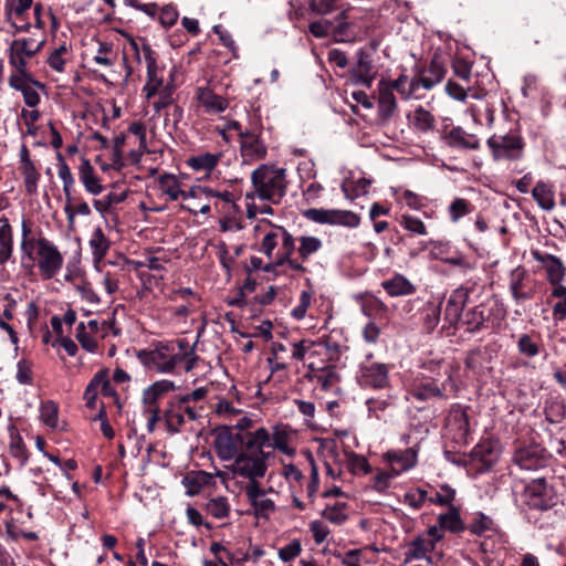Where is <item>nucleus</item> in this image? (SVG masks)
<instances>
[{
    "instance_id": "1",
    "label": "nucleus",
    "mask_w": 566,
    "mask_h": 566,
    "mask_svg": "<svg viewBox=\"0 0 566 566\" xmlns=\"http://www.w3.org/2000/svg\"><path fill=\"white\" fill-rule=\"evenodd\" d=\"M270 446V432L265 428L253 431L247 441L245 450L228 467L234 476L249 480L248 484L260 483L268 471V459L272 454L266 448Z\"/></svg>"
},
{
    "instance_id": "2",
    "label": "nucleus",
    "mask_w": 566,
    "mask_h": 566,
    "mask_svg": "<svg viewBox=\"0 0 566 566\" xmlns=\"http://www.w3.org/2000/svg\"><path fill=\"white\" fill-rule=\"evenodd\" d=\"M252 190L245 193V200L259 198L272 205H279L287 189L286 170L271 165H260L251 174Z\"/></svg>"
},
{
    "instance_id": "3",
    "label": "nucleus",
    "mask_w": 566,
    "mask_h": 566,
    "mask_svg": "<svg viewBox=\"0 0 566 566\" xmlns=\"http://www.w3.org/2000/svg\"><path fill=\"white\" fill-rule=\"evenodd\" d=\"M263 223L269 226V231L265 232L261 244L260 251L266 255L268 259H274L280 255L279 262H287V266L297 273H306L307 268L293 259L295 251L294 237L282 226L274 224L271 220H263Z\"/></svg>"
},
{
    "instance_id": "4",
    "label": "nucleus",
    "mask_w": 566,
    "mask_h": 566,
    "mask_svg": "<svg viewBox=\"0 0 566 566\" xmlns=\"http://www.w3.org/2000/svg\"><path fill=\"white\" fill-rule=\"evenodd\" d=\"M494 161H516L523 158L525 142L518 132L493 134L486 140Z\"/></svg>"
},
{
    "instance_id": "5",
    "label": "nucleus",
    "mask_w": 566,
    "mask_h": 566,
    "mask_svg": "<svg viewBox=\"0 0 566 566\" xmlns=\"http://www.w3.org/2000/svg\"><path fill=\"white\" fill-rule=\"evenodd\" d=\"M139 361L148 369L158 373H171L181 361L180 353H175L172 344L157 343L153 348L137 353Z\"/></svg>"
},
{
    "instance_id": "6",
    "label": "nucleus",
    "mask_w": 566,
    "mask_h": 566,
    "mask_svg": "<svg viewBox=\"0 0 566 566\" xmlns=\"http://www.w3.org/2000/svg\"><path fill=\"white\" fill-rule=\"evenodd\" d=\"M252 433L233 432L229 427L220 429L214 438V449L217 455L222 461L234 460L242 448H247V441Z\"/></svg>"
},
{
    "instance_id": "7",
    "label": "nucleus",
    "mask_w": 566,
    "mask_h": 566,
    "mask_svg": "<svg viewBox=\"0 0 566 566\" xmlns=\"http://www.w3.org/2000/svg\"><path fill=\"white\" fill-rule=\"evenodd\" d=\"M525 503L530 509L545 511L557 502V494L553 485L544 478L532 480L524 489Z\"/></svg>"
},
{
    "instance_id": "8",
    "label": "nucleus",
    "mask_w": 566,
    "mask_h": 566,
    "mask_svg": "<svg viewBox=\"0 0 566 566\" xmlns=\"http://www.w3.org/2000/svg\"><path fill=\"white\" fill-rule=\"evenodd\" d=\"M503 316L500 308L479 304L469 308L463 314L462 324L469 333H476L488 328L490 325L492 327L499 326Z\"/></svg>"
},
{
    "instance_id": "9",
    "label": "nucleus",
    "mask_w": 566,
    "mask_h": 566,
    "mask_svg": "<svg viewBox=\"0 0 566 566\" xmlns=\"http://www.w3.org/2000/svg\"><path fill=\"white\" fill-rule=\"evenodd\" d=\"M38 268L43 279L54 277L63 265V256L56 245L46 238L38 239Z\"/></svg>"
},
{
    "instance_id": "10",
    "label": "nucleus",
    "mask_w": 566,
    "mask_h": 566,
    "mask_svg": "<svg viewBox=\"0 0 566 566\" xmlns=\"http://www.w3.org/2000/svg\"><path fill=\"white\" fill-rule=\"evenodd\" d=\"M303 216L307 220L316 223L344 226L348 228H356L360 222L359 216L349 210L312 208L304 211Z\"/></svg>"
},
{
    "instance_id": "11",
    "label": "nucleus",
    "mask_w": 566,
    "mask_h": 566,
    "mask_svg": "<svg viewBox=\"0 0 566 566\" xmlns=\"http://www.w3.org/2000/svg\"><path fill=\"white\" fill-rule=\"evenodd\" d=\"M240 155L243 164L252 165L268 156V147L261 138V130H240Z\"/></svg>"
},
{
    "instance_id": "12",
    "label": "nucleus",
    "mask_w": 566,
    "mask_h": 566,
    "mask_svg": "<svg viewBox=\"0 0 566 566\" xmlns=\"http://www.w3.org/2000/svg\"><path fill=\"white\" fill-rule=\"evenodd\" d=\"M513 462L525 471H535L545 468L548 454L539 444L531 443L515 450Z\"/></svg>"
},
{
    "instance_id": "13",
    "label": "nucleus",
    "mask_w": 566,
    "mask_h": 566,
    "mask_svg": "<svg viewBox=\"0 0 566 566\" xmlns=\"http://www.w3.org/2000/svg\"><path fill=\"white\" fill-rule=\"evenodd\" d=\"M510 292L516 303L534 298L536 294V282L531 279L523 266H517L510 273Z\"/></svg>"
},
{
    "instance_id": "14",
    "label": "nucleus",
    "mask_w": 566,
    "mask_h": 566,
    "mask_svg": "<svg viewBox=\"0 0 566 566\" xmlns=\"http://www.w3.org/2000/svg\"><path fill=\"white\" fill-rule=\"evenodd\" d=\"M307 369L308 373L305 375V378L312 382L319 384L324 391L331 390L340 381V375L334 365L326 363L316 364L315 360H311L307 364Z\"/></svg>"
},
{
    "instance_id": "15",
    "label": "nucleus",
    "mask_w": 566,
    "mask_h": 566,
    "mask_svg": "<svg viewBox=\"0 0 566 566\" xmlns=\"http://www.w3.org/2000/svg\"><path fill=\"white\" fill-rule=\"evenodd\" d=\"M244 494L253 509V514L258 518L268 520L276 510L275 503L271 499L265 497L266 491L261 488L260 483L247 484Z\"/></svg>"
},
{
    "instance_id": "16",
    "label": "nucleus",
    "mask_w": 566,
    "mask_h": 566,
    "mask_svg": "<svg viewBox=\"0 0 566 566\" xmlns=\"http://www.w3.org/2000/svg\"><path fill=\"white\" fill-rule=\"evenodd\" d=\"M444 75L443 64L438 59H432L429 67L410 81L407 97H410L419 87L431 90L443 80Z\"/></svg>"
},
{
    "instance_id": "17",
    "label": "nucleus",
    "mask_w": 566,
    "mask_h": 566,
    "mask_svg": "<svg viewBox=\"0 0 566 566\" xmlns=\"http://www.w3.org/2000/svg\"><path fill=\"white\" fill-rule=\"evenodd\" d=\"M357 61L350 69V76L355 84H363L370 87L377 76V69L374 65L371 54L364 49L356 53Z\"/></svg>"
},
{
    "instance_id": "18",
    "label": "nucleus",
    "mask_w": 566,
    "mask_h": 566,
    "mask_svg": "<svg viewBox=\"0 0 566 566\" xmlns=\"http://www.w3.org/2000/svg\"><path fill=\"white\" fill-rule=\"evenodd\" d=\"M142 53L147 67V82L143 88L145 97L150 99L157 95L158 90L163 86V77L158 75V65L155 52L148 43H143Z\"/></svg>"
},
{
    "instance_id": "19",
    "label": "nucleus",
    "mask_w": 566,
    "mask_h": 566,
    "mask_svg": "<svg viewBox=\"0 0 566 566\" xmlns=\"http://www.w3.org/2000/svg\"><path fill=\"white\" fill-rule=\"evenodd\" d=\"M43 41L35 43L33 39H17L10 44L9 63L13 67H24L25 57H32L42 48Z\"/></svg>"
},
{
    "instance_id": "20",
    "label": "nucleus",
    "mask_w": 566,
    "mask_h": 566,
    "mask_svg": "<svg viewBox=\"0 0 566 566\" xmlns=\"http://www.w3.org/2000/svg\"><path fill=\"white\" fill-rule=\"evenodd\" d=\"M359 379L365 386L375 389L385 388L389 382L388 366L380 363L361 364Z\"/></svg>"
},
{
    "instance_id": "21",
    "label": "nucleus",
    "mask_w": 566,
    "mask_h": 566,
    "mask_svg": "<svg viewBox=\"0 0 566 566\" xmlns=\"http://www.w3.org/2000/svg\"><path fill=\"white\" fill-rule=\"evenodd\" d=\"M531 254L535 261L543 265L546 271V279L551 284H557L564 280L566 269L559 258L542 253L538 250H532Z\"/></svg>"
},
{
    "instance_id": "22",
    "label": "nucleus",
    "mask_w": 566,
    "mask_h": 566,
    "mask_svg": "<svg viewBox=\"0 0 566 566\" xmlns=\"http://www.w3.org/2000/svg\"><path fill=\"white\" fill-rule=\"evenodd\" d=\"M470 290L468 287H459L452 292L446 303L444 318L450 325L457 324L462 321V312L469 300Z\"/></svg>"
},
{
    "instance_id": "23",
    "label": "nucleus",
    "mask_w": 566,
    "mask_h": 566,
    "mask_svg": "<svg viewBox=\"0 0 566 566\" xmlns=\"http://www.w3.org/2000/svg\"><path fill=\"white\" fill-rule=\"evenodd\" d=\"M443 138L449 147L460 150H478L481 146L478 136L461 126L452 127Z\"/></svg>"
},
{
    "instance_id": "24",
    "label": "nucleus",
    "mask_w": 566,
    "mask_h": 566,
    "mask_svg": "<svg viewBox=\"0 0 566 566\" xmlns=\"http://www.w3.org/2000/svg\"><path fill=\"white\" fill-rule=\"evenodd\" d=\"M20 170L24 178L25 191L29 195H34L38 190V182L41 175L31 160L30 151L25 145H22L20 148Z\"/></svg>"
},
{
    "instance_id": "25",
    "label": "nucleus",
    "mask_w": 566,
    "mask_h": 566,
    "mask_svg": "<svg viewBox=\"0 0 566 566\" xmlns=\"http://www.w3.org/2000/svg\"><path fill=\"white\" fill-rule=\"evenodd\" d=\"M33 0H7L6 15L11 20V24L17 31H28L31 27L30 22L24 21V13L31 9Z\"/></svg>"
},
{
    "instance_id": "26",
    "label": "nucleus",
    "mask_w": 566,
    "mask_h": 566,
    "mask_svg": "<svg viewBox=\"0 0 566 566\" xmlns=\"http://www.w3.org/2000/svg\"><path fill=\"white\" fill-rule=\"evenodd\" d=\"M385 459L390 464L394 475H398L417 464V451L412 448L403 451H388Z\"/></svg>"
},
{
    "instance_id": "27",
    "label": "nucleus",
    "mask_w": 566,
    "mask_h": 566,
    "mask_svg": "<svg viewBox=\"0 0 566 566\" xmlns=\"http://www.w3.org/2000/svg\"><path fill=\"white\" fill-rule=\"evenodd\" d=\"M78 178L88 193L97 196L104 191L99 177L96 175L91 161L85 157L81 159Z\"/></svg>"
},
{
    "instance_id": "28",
    "label": "nucleus",
    "mask_w": 566,
    "mask_h": 566,
    "mask_svg": "<svg viewBox=\"0 0 566 566\" xmlns=\"http://www.w3.org/2000/svg\"><path fill=\"white\" fill-rule=\"evenodd\" d=\"M411 396L419 400L424 401L428 399H444L446 398V384H438L433 379H426L413 387Z\"/></svg>"
},
{
    "instance_id": "29",
    "label": "nucleus",
    "mask_w": 566,
    "mask_h": 566,
    "mask_svg": "<svg viewBox=\"0 0 566 566\" xmlns=\"http://www.w3.org/2000/svg\"><path fill=\"white\" fill-rule=\"evenodd\" d=\"M197 99L209 114L221 113L229 106V102L224 97L217 95L209 87H199L197 90Z\"/></svg>"
},
{
    "instance_id": "30",
    "label": "nucleus",
    "mask_w": 566,
    "mask_h": 566,
    "mask_svg": "<svg viewBox=\"0 0 566 566\" xmlns=\"http://www.w3.org/2000/svg\"><path fill=\"white\" fill-rule=\"evenodd\" d=\"M381 286L391 297L408 296L416 292L415 284L400 273H396L389 280L382 281Z\"/></svg>"
},
{
    "instance_id": "31",
    "label": "nucleus",
    "mask_w": 566,
    "mask_h": 566,
    "mask_svg": "<svg viewBox=\"0 0 566 566\" xmlns=\"http://www.w3.org/2000/svg\"><path fill=\"white\" fill-rule=\"evenodd\" d=\"M13 254V230L7 218H0V264H6Z\"/></svg>"
},
{
    "instance_id": "32",
    "label": "nucleus",
    "mask_w": 566,
    "mask_h": 566,
    "mask_svg": "<svg viewBox=\"0 0 566 566\" xmlns=\"http://www.w3.org/2000/svg\"><path fill=\"white\" fill-rule=\"evenodd\" d=\"M308 10L318 15H327L338 11V19H347L342 0H308Z\"/></svg>"
},
{
    "instance_id": "33",
    "label": "nucleus",
    "mask_w": 566,
    "mask_h": 566,
    "mask_svg": "<svg viewBox=\"0 0 566 566\" xmlns=\"http://www.w3.org/2000/svg\"><path fill=\"white\" fill-rule=\"evenodd\" d=\"M160 186L163 188V192L172 201H176L179 198H182L184 201H187L189 198H197V196L191 195V192L196 190V186L191 187L188 191L181 190L179 182L172 175L163 176L160 178Z\"/></svg>"
},
{
    "instance_id": "34",
    "label": "nucleus",
    "mask_w": 566,
    "mask_h": 566,
    "mask_svg": "<svg viewBox=\"0 0 566 566\" xmlns=\"http://www.w3.org/2000/svg\"><path fill=\"white\" fill-rule=\"evenodd\" d=\"M88 245L92 250L93 261L95 263H99L106 256L111 248V241L105 235L102 228L98 227L94 229L90 238Z\"/></svg>"
},
{
    "instance_id": "35",
    "label": "nucleus",
    "mask_w": 566,
    "mask_h": 566,
    "mask_svg": "<svg viewBox=\"0 0 566 566\" xmlns=\"http://www.w3.org/2000/svg\"><path fill=\"white\" fill-rule=\"evenodd\" d=\"M298 245L295 247L297 252V261L304 265L313 254L323 248V242L319 238L313 235H301L297 238Z\"/></svg>"
},
{
    "instance_id": "36",
    "label": "nucleus",
    "mask_w": 566,
    "mask_h": 566,
    "mask_svg": "<svg viewBox=\"0 0 566 566\" xmlns=\"http://www.w3.org/2000/svg\"><path fill=\"white\" fill-rule=\"evenodd\" d=\"M175 389V384L171 380L163 379L155 381L144 390L143 402L145 406H157L159 398Z\"/></svg>"
},
{
    "instance_id": "37",
    "label": "nucleus",
    "mask_w": 566,
    "mask_h": 566,
    "mask_svg": "<svg viewBox=\"0 0 566 566\" xmlns=\"http://www.w3.org/2000/svg\"><path fill=\"white\" fill-rule=\"evenodd\" d=\"M212 481L213 475L211 473L192 471L185 476L182 483L187 489V494L193 496L200 493L203 486L211 484Z\"/></svg>"
},
{
    "instance_id": "38",
    "label": "nucleus",
    "mask_w": 566,
    "mask_h": 566,
    "mask_svg": "<svg viewBox=\"0 0 566 566\" xmlns=\"http://www.w3.org/2000/svg\"><path fill=\"white\" fill-rule=\"evenodd\" d=\"M447 426L458 431L459 438H465L470 431L469 416L467 411L459 405L452 407L447 418Z\"/></svg>"
},
{
    "instance_id": "39",
    "label": "nucleus",
    "mask_w": 566,
    "mask_h": 566,
    "mask_svg": "<svg viewBox=\"0 0 566 566\" xmlns=\"http://www.w3.org/2000/svg\"><path fill=\"white\" fill-rule=\"evenodd\" d=\"M410 125L418 132L428 133L436 126L434 116L422 106H418L412 114L408 115Z\"/></svg>"
},
{
    "instance_id": "40",
    "label": "nucleus",
    "mask_w": 566,
    "mask_h": 566,
    "mask_svg": "<svg viewBox=\"0 0 566 566\" xmlns=\"http://www.w3.org/2000/svg\"><path fill=\"white\" fill-rule=\"evenodd\" d=\"M397 108L396 97L391 88L382 87V82L379 84L378 97V115L381 119H389Z\"/></svg>"
},
{
    "instance_id": "41",
    "label": "nucleus",
    "mask_w": 566,
    "mask_h": 566,
    "mask_svg": "<svg viewBox=\"0 0 566 566\" xmlns=\"http://www.w3.org/2000/svg\"><path fill=\"white\" fill-rule=\"evenodd\" d=\"M434 547L436 545L424 535H419L409 544V554L406 560L408 562L409 558H424L429 563H431L432 558L428 556V553L432 552Z\"/></svg>"
},
{
    "instance_id": "42",
    "label": "nucleus",
    "mask_w": 566,
    "mask_h": 566,
    "mask_svg": "<svg viewBox=\"0 0 566 566\" xmlns=\"http://www.w3.org/2000/svg\"><path fill=\"white\" fill-rule=\"evenodd\" d=\"M532 196L543 210L551 211L554 209V191L548 184L538 181L532 190Z\"/></svg>"
},
{
    "instance_id": "43",
    "label": "nucleus",
    "mask_w": 566,
    "mask_h": 566,
    "mask_svg": "<svg viewBox=\"0 0 566 566\" xmlns=\"http://www.w3.org/2000/svg\"><path fill=\"white\" fill-rule=\"evenodd\" d=\"M221 156L220 153H205L190 157L187 163L196 171H210L218 165Z\"/></svg>"
},
{
    "instance_id": "44",
    "label": "nucleus",
    "mask_w": 566,
    "mask_h": 566,
    "mask_svg": "<svg viewBox=\"0 0 566 566\" xmlns=\"http://www.w3.org/2000/svg\"><path fill=\"white\" fill-rule=\"evenodd\" d=\"M438 523L443 530H448L452 533H460L465 530L459 511L453 505L449 507L447 513L438 516Z\"/></svg>"
},
{
    "instance_id": "45",
    "label": "nucleus",
    "mask_w": 566,
    "mask_h": 566,
    "mask_svg": "<svg viewBox=\"0 0 566 566\" xmlns=\"http://www.w3.org/2000/svg\"><path fill=\"white\" fill-rule=\"evenodd\" d=\"M184 396H177L169 403L176 409L177 412H180L188 420L195 421L200 417V412L203 410V407H197L192 402L187 400Z\"/></svg>"
},
{
    "instance_id": "46",
    "label": "nucleus",
    "mask_w": 566,
    "mask_h": 566,
    "mask_svg": "<svg viewBox=\"0 0 566 566\" xmlns=\"http://www.w3.org/2000/svg\"><path fill=\"white\" fill-rule=\"evenodd\" d=\"M10 430V443H9V451L12 457L18 459L20 463L23 465L28 461V450L27 447L21 438V436L18 433V430L15 427L11 426L9 428Z\"/></svg>"
},
{
    "instance_id": "47",
    "label": "nucleus",
    "mask_w": 566,
    "mask_h": 566,
    "mask_svg": "<svg viewBox=\"0 0 566 566\" xmlns=\"http://www.w3.org/2000/svg\"><path fill=\"white\" fill-rule=\"evenodd\" d=\"M289 433L283 430L275 428L273 434H270V446L266 448L268 451L277 449L284 454H294V449L289 446Z\"/></svg>"
},
{
    "instance_id": "48",
    "label": "nucleus",
    "mask_w": 566,
    "mask_h": 566,
    "mask_svg": "<svg viewBox=\"0 0 566 566\" xmlns=\"http://www.w3.org/2000/svg\"><path fill=\"white\" fill-rule=\"evenodd\" d=\"M206 511L214 518H226L230 514V504L226 496L210 499L206 504Z\"/></svg>"
},
{
    "instance_id": "49",
    "label": "nucleus",
    "mask_w": 566,
    "mask_h": 566,
    "mask_svg": "<svg viewBox=\"0 0 566 566\" xmlns=\"http://www.w3.org/2000/svg\"><path fill=\"white\" fill-rule=\"evenodd\" d=\"M40 419L45 426L52 429L56 428L59 420L57 403L53 400L42 401L40 407Z\"/></svg>"
},
{
    "instance_id": "50",
    "label": "nucleus",
    "mask_w": 566,
    "mask_h": 566,
    "mask_svg": "<svg viewBox=\"0 0 566 566\" xmlns=\"http://www.w3.org/2000/svg\"><path fill=\"white\" fill-rule=\"evenodd\" d=\"M400 226L407 231L417 235H427V227L422 220L410 214H402L399 220Z\"/></svg>"
},
{
    "instance_id": "51",
    "label": "nucleus",
    "mask_w": 566,
    "mask_h": 566,
    "mask_svg": "<svg viewBox=\"0 0 566 566\" xmlns=\"http://www.w3.org/2000/svg\"><path fill=\"white\" fill-rule=\"evenodd\" d=\"M472 210L471 203L463 198H455L449 206V216L452 222H458Z\"/></svg>"
},
{
    "instance_id": "52",
    "label": "nucleus",
    "mask_w": 566,
    "mask_h": 566,
    "mask_svg": "<svg viewBox=\"0 0 566 566\" xmlns=\"http://www.w3.org/2000/svg\"><path fill=\"white\" fill-rule=\"evenodd\" d=\"M345 506L346 505L342 503H338L333 506H327L322 511V516L333 524L342 525L348 518V515L344 512Z\"/></svg>"
},
{
    "instance_id": "53",
    "label": "nucleus",
    "mask_w": 566,
    "mask_h": 566,
    "mask_svg": "<svg viewBox=\"0 0 566 566\" xmlns=\"http://www.w3.org/2000/svg\"><path fill=\"white\" fill-rule=\"evenodd\" d=\"M191 195L197 196V198H205L206 200H210L211 198H220L226 202L233 201V193L224 190L217 191L209 187L196 186V190L191 192Z\"/></svg>"
},
{
    "instance_id": "54",
    "label": "nucleus",
    "mask_w": 566,
    "mask_h": 566,
    "mask_svg": "<svg viewBox=\"0 0 566 566\" xmlns=\"http://www.w3.org/2000/svg\"><path fill=\"white\" fill-rule=\"evenodd\" d=\"M165 419L168 432L178 433L180 431L181 426L186 421V417H184L180 412H177L176 409L169 403L167 410L165 411Z\"/></svg>"
},
{
    "instance_id": "55",
    "label": "nucleus",
    "mask_w": 566,
    "mask_h": 566,
    "mask_svg": "<svg viewBox=\"0 0 566 566\" xmlns=\"http://www.w3.org/2000/svg\"><path fill=\"white\" fill-rule=\"evenodd\" d=\"M72 202H66L64 207V212L66 214L67 223L72 227L75 222V216H90L91 208L85 201H80L76 205Z\"/></svg>"
},
{
    "instance_id": "56",
    "label": "nucleus",
    "mask_w": 566,
    "mask_h": 566,
    "mask_svg": "<svg viewBox=\"0 0 566 566\" xmlns=\"http://www.w3.org/2000/svg\"><path fill=\"white\" fill-rule=\"evenodd\" d=\"M346 458L348 462V468L353 473L367 474L370 472V465L364 455H359L355 452H348L346 453Z\"/></svg>"
},
{
    "instance_id": "57",
    "label": "nucleus",
    "mask_w": 566,
    "mask_h": 566,
    "mask_svg": "<svg viewBox=\"0 0 566 566\" xmlns=\"http://www.w3.org/2000/svg\"><path fill=\"white\" fill-rule=\"evenodd\" d=\"M518 353L526 357H535L539 354L537 343L528 334H522L517 340Z\"/></svg>"
},
{
    "instance_id": "58",
    "label": "nucleus",
    "mask_w": 566,
    "mask_h": 566,
    "mask_svg": "<svg viewBox=\"0 0 566 566\" xmlns=\"http://www.w3.org/2000/svg\"><path fill=\"white\" fill-rule=\"evenodd\" d=\"M158 20L159 23L166 28H171L178 20L179 12L174 4H166L163 8H158Z\"/></svg>"
},
{
    "instance_id": "59",
    "label": "nucleus",
    "mask_w": 566,
    "mask_h": 566,
    "mask_svg": "<svg viewBox=\"0 0 566 566\" xmlns=\"http://www.w3.org/2000/svg\"><path fill=\"white\" fill-rule=\"evenodd\" d=\"M35 87H43V85L33 78V82L25 84L19 92L22 93L23 101L29 107H35L40 103V95Z\"/></svg>"
},
{
    "instance_id": "60",
    "label": "nucleus",
    "mask_w": 566,
    "mask_h": 566,
    "mask_svg": "<svg viewBox=\"0 0 566 566\" xmlns=\"http://www.w3.org/2000/svg\"><path fill=\"white\" fill-rule=\"evenodd\" d=\"M17 71L13 72L10 77H9V85L15 90V91H20L22 90V87L30 83V82H33V77L32 75L27 71V65L22 69V67H14Z\"/></svg>"
},
{
    "instance_id": "61",
    "label": "nucleus",
    "mask_w": 566,
    "mask_h": 566,
    "mask_svg": "<svg viewBox=\"0 0 566 566\" xmlns=\"http://www.w3.org/2000/svg\"><path fill=\"white\" fill-rule=\"evenodd\" d=\"M493 521L491 517L483 513H478L473 521L469 524L468 528L472 534L482 535L484 532L491 530Z\"/></svg>"
},
{
    "instance_id": "62",
    "label": "nucleus",
    "mask_w": 566,
    "mask_h": 566,
    "mask_svg": "<svg viewBox=\"0 0 566 566\" xmlns=\"http://www.w3.org/2000/svg\"><path fill=\"white\" fill-rule=\"evenodd\" d=\"M302 553V543L298 538H294L286 546L279 549V558L284 562H291Z\"/></svg>"
},
{
    "instance_id": "63",
    "label": "nucleus",
    "mask_w": 566,
    "mask_h": 566,
    "mask_svg": "<svg viewBox=\"0 0 566 566\" xmlns=\"http://www.w3.org/2000/svg\"><path fill=\"white\" fill-rule=\"evenodd\" d=\"M67 52V48L65 44L56 48L48 57V64L51 69L56 72H63L65 66V60L63 59V54Z\"/></svg>"
},
{
    "instance_id": "64",
    "label": "nucleus",
    "mask_w": 566,
    "mask_h": 566,
    "mask_svg": "<svg viewBox=\"0 0 566 566\" xmlns=\"http://www.w3.org/2000/svg\"><path fill=\"white\" fill-rule=\"evenodd\" d=\"M426 499L427 492L421 489H417L415 491L407 492L403 495V503L413 510H419L426 502Z\"/></svg>"
}]
</instances>
